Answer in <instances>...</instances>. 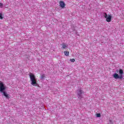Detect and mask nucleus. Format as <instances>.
Masks as SVG:
<instances>
[{
    "label": "nucleus",
    "instance_id": "nucleus-1",
    "mask_svg": "<svg viewBox=\"0 0 124 124\" xmlns=\"http://www.w3.org/2000/svg\"><path fill=\"white\" fill-rule=\"evenodd\" d=\"M6 90V87L4 86L3 83L0 82V93H2V95H4L6 98H9L10 97V95L8 94L5 91Z\"/></svg>",
    "mask_w": 124,
    "mask_h": 124
},
{
    "label": "nucleus",
    "instance_id": "nucleus-2",
    "mask_svg": "<svg viewBox=\"0 0 124 124\" xmlns=\"http://www.w3.org/2000/svg\"><path fill=\"white\" fill-rule=\"evenodd\" d=\"M29 76L30 78V81H31V85L36 87H39V85H38V83H37L36 82V78H35V76H34L33 74L30 73Z\"/></svg>",
    "mask_w": 124,
    "mask_h": 124
},
{
    "label": "nucleus",
    "instance_id": "nucleus-3",
    "mask_svg": "<svg viewBox=\"0 0 124 124\" xmlns=\"http://www.w3.org/2000/svg\"><path fill=\"white\" fill-rule=\"evenodd\" d=\"M120 76L117 73H114L113 75L114 78L115 79H123L124 78V70H123L122 69H119V71Z\"/></svg>",
    "mask_w": 124,
    "mask_h": 124
},
{
    "label": "nucleus",
    "instance_id": "nucleus-4",
    "mask_svg": "<svg viewBox=\"0 0 124 124\" xmlns=\"http://www.w3.org/2000/svg\"><path fill=\"white\" fill-rule=\"evenodd\" d=\"M82 93H84V92H83V90H82L81 89H79L78 90L77 94L79 96L78 97V99H79L80 100V99H82Z\"/></svg>",
    "mask_w": 124,
    "mask_h": 124
},
{
    "label": "nucleus",
    "instance_id": "nucleus-5",
    "mask_svg": "<svg viewBox=\"0 0 124 124\" xmlns=\"http://www.w3.org/2000/svg\"><path fill=\"white\" fill-rule=\"evenodd\" d=\"M106 21L108 22V23H110L112 20V16L111 15H108V17L106 18Z\"/></svg>",
    "mask_w": 124,
    "mask_h": 124
},
{
    "label": "nucleus",
    "instance_id": "nucleus-6",
    "mask_svg": "<svg viewBox=\"0 0 124 124\" xmlns=\"http://www.w3.org/2000/svg\"><path fill=\"white\" fill-rule=\"evenodd\" d=\"M60 45L61 46H62V49H66V48H67V47H68V45L64 43H62Z\"/></svg>",
    "mask_w": 124,
    "mask_h": 124
},
{
    "label": "nucleus",
    "instance_id": "nucleus-7",
    "mask_svg": "<svg viewBox=\"0 0 124 124\" xmlns=\"http://www.w3.org/2000/svg\"><path fill=\"white\" fill-rule=\"evenodd\" d=\"M59 4L60 7H62V8H64V6H65V3H64V2L61 1L59 2Z\"/></svg>",
    "mask_w": 124,
    "mask_h": 124
},
{
    "label": "nucleus",
    "instance_id": "nucleus-8",
    "mask_svg": "<svg viewBox=\"0 0 124 124\" xmlns=\"http://www.w3.org/2000/svg\"><path fill=\"white\" fill-rule=\"evenodd\" d=\"M64 54L65 56L66 57H68L69 56V51H64Z\"/></svg>",
    "mask_w": 124,
    "mask_h": 124
},
{
    "label": "nucleus",
    "instance_id": "nucleus-9",
    "mask_svg": "<svg viewBox=\"0 0 124 124\" xmlns=\"http://www.w3.org/2000/svg\"><path fill=\"white\" fill-rule=\"evenodd\" d=\"M103 16L104 17V18H107L108 16H107V13H103Z\"/></svg>",
    "mask_w": 124,
    "mask_h": 124
},
{
    "label": "nucleus",
    "instance_id": "nucleus-10",
    "mask_svg": "<svg viewBox=\"0 0 124 124\" xmlns=\"http://www.w3.org/2000/svg\"><path fill=\"white\" fill-rule=\"evenodd\" d=\"M46 77L45 74H42L40 76V79H44V78H46Z\"/></svg>",
    "mask_w": 124,
    "mask_h": 124
},
{
    "label": "nucleus",
    "instance_id": "nucleus-11",
    "mask_svg": "<svg viewBox=\"0 0 124 124\" xmlns=\"http://www.w3.org/2000/svg\"><path fill=\"white\" fill-rule=\"evenodd\" d=\"M96 117H97V118H100V117H101V115H100V113L96 114Z\"/></svg>",
    "mask_w": 124,
    "mask_h": 124
},
{
    "label": "nucleus",
    "instance_id": "nucleus-12",
    "mask_svg": "<svg viewBox=\"0 0 124 124\" xmlns=\"http://www.w3.org/2000/svg\"><path fill=\"white\" fill-rule=\"evenodd\" d=\"M70 62H75V59H72L70 60Z\"/></svg>",
    "mask_w": 124,
    "mask_h": 124
},
{
    "label": "nucleus",
    "instance_id": "nucleus-13",
    "mask_svg": "<svg viewBox=\"0 0 124 124\" xmlns=\"http://www.w3.org/2000/svg\"><path fill=\"white\" fill-rule=\"evenodd\" d=\"M0 19H3V17H2V14L0 13Z\"/></svg>",
    "mask_w": 124,
    "mask_h": 124
},
{
    "label": "nucleus",
    "instance_id": "nucleus-14",
    "mask_svg": "<svg viewBox=\"0 0 124 124\" xmlns=\"http://www.w3.org/2000/svg\"><path fill=\"white\" fill-rule=\"evenodd\" d=\"M3 6V4H2V3H0V8H2Z\"/></svg>",
    "mask_w": 124,
    "mask_h": 124
},
{
    "label": "nucleus",
    "instance_id": "nucleus-15",
    "mask_svg": "<svg viewBox=\"0 0 124 124\" xmlns=\"http://www.w3.org/2000/svg\"><path fill=\"white\" fill-rule=\"evenodd\" d=\"M117 72L118 73V71H117Z\"/></svg>",
    "mask_w": 124,
    "mask_h": 124
}]
</instances>
